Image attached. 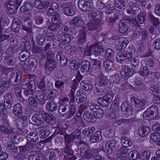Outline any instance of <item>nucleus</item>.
I'll return each instance as SVG.
<instances>
[{
	"mask_svg": "<svg viewBox=\"0 0 160 160\" xmlns=\"http://www.w3.org/2000/svg\"><path fill=\"white\" fill-rule=\"evenodd\" d=\"M158 115V108L152 105L145 111L143 114V118L146 119H156Z\"/></svg>",
	"mask_w": 160,
	"mask_h": 160,
	"instance_id": "1",
	"label": "nucleus"
},
{
	"mask_svg": "<svg viewBox=\"0 0 160 160\" xmlns=\"http://www.w3.org/2000/svg\"><path fill=\"white\" fill-rule=\"evenodd\" d=\"M60 8L64 14L68 16H72L75 13V10L73 4L70 2H64L60 4Z\"/></svg>",
	"mask_w": 160,
	"mask_h": 160,
	"instance_id": "2",
	"label": "nucleus"
},
{
	"mask_svg": "<svg viewBox=\"0 0 160 160\" xmlns=\"http://www.w3.org/2000/svg\"><path fill=\"white\" fill-rule=\"evenodd\" d=\"M114 93L112 92H108L103 98H99L98 102L99 105L104 107L108 106L112 101Z\"/></svg>",
	"mask_w": 160,
	"mask_h": 160,
	"instance_id": "3",
	"label": "nucleus"
},
{
	"mask_svg": "<svg viewBox=\"0 0 160 160\" xmlns=\"http://www.w3.org/2000/svg\"><path fill=\"white\" fill-rule=\"evenodd\" d=\"M105 50L99 45L98 43L91 45L88 49L87 55H93L96 57L100 56L104 52Z\"/></svg>",
	"mask_w": 160,
	"mask_h": 160,
	"instance_id": "4",
	"label": "nucleus"
},
{
	"mask_svg": "<svg viewBox=\"0 0 160 160\" xmlns=\"http://www.w3.org/2000/svg\"><path fill=\"white\" fill-rule=\"evenodd\" d=\"M81 130L77 129L74 132L73 134H66L64 135L65 141L75 143L78 146L77 143L81 139Z\"/></svg>",
	"mask_w": 160,
	"mask_h": 160,
	"instance_id": "5",
	"label": "nucleus"
},
{
	"mask_svg": "<svg viewBox=\"0 0 160 160\" xmlns=\"http://www.w3.org/2000/svg\"><path fill=\"white\" fill-rule=\"evenodd\" d=\"M131 101L132 105L141 110L145 109L148 105V103L146 102L145 99L140 100L135 97L132 98Z\"/></svg>",
	"mask_w": 160,
	"mask_h": 160,
	"instance_id": "6",
	"label": "nucleus"
},
{
	"mask_svg": "<svg viewBox=\"0 0 160 160\" xmlns=\"http://www.w3.org/2000/svg\"><path fill=\"white\" fill-rule=\"evenodd\" d=\"M65 142L66 144V147L64 150L65 154L64 155V157L74 155L73 149L77 147V146L75 145L74 143H71L69 141H65Z\"/></svg>",
	"mask_w": 160,
	"mask_h": 160,
	"instance_id": "7",
	"label": "nucleus"
},
{
	"mask_svg": "<svg viewBox=\"0 0 160 160\" xmlns=\"http://www.w3.org/2000/svg\"><path fill=\"white\" fill-rule=\"evenodd\" d=\"M121 110L123 114L129 115L132 113V107L128 101H125L121 105Z\"/></svg>",
	"mask_w": 160,
	"mask_h": 160,
	"instance_id": "8",
	"label": "nucleus"
},
{
	"mask_svg": "<svg viewBox=\"0 0 160 160\" xmlns=\"http://www.w3.org/2000/svg\"><path fill=\"white\" fill-rule=\"evenodd\" d=\"M21 23L22 29L32 28L33 22L31 18L28 15H25L22 17Z\"/></svg>",
	"mask_w": 160,
	"mask_h": 160,
	"instance_id": "9",
	"label": "nucleus"
},
{
	"mask_svg": "<svg viewBox=\"0 0 160 160\" xmlns=\"http://www.w3.org/2000/svg\"><path fill=\"white\" fill-rule=\"evenodd\" d=\"M91 0H79L78 2V8L82 10L87 12L91 9Z\"/></svg>",
	"mask_w": 160,
	"mask_h": 160,
	"instance_id": "10",
	"label": "nucleus"
},
{
	"mask_svg": "<svg viewBox=\"0 0 160 160\" xmlns=\"http://www.w3.org/2000/svg\"><path fill=\"white\" fill-rule=\"evenodd\" d=\"M4 6L6 7L10 14H14L17 12V9L15 6V2L11 0L7 1Z\"/></svg>",
	"mask_w": 160,
	"mask_h": 160,
	"instance_id": "11",
	"label": "nucleus"
},
{
	"mask_svg": "<svg viewBox=\"0 0 160 160\" xmlns=\"http://www.w3.org/2000/svg\"><path fill=\"white\" fill-rule=\"evenodd\" d=\"M88 30L86 27H83L79 30V33L77 36L79 38L78 40V43L82 44L86 41L87 38L86 34Z\"/></svg>",
	"mask_w": 160,
	"mask_h": 160,
	"instance_id": "12",
	"label": "nucleus"
},
{
	"mask_svg": "<svg viewBox=\"0 0 160 160\" xmlns=\"http://www.w3.org/2000/svg\"><path fill=\"white\" fill-rule=\"evenodd\" d=\"M136 73L134 70L129 67L125 66L122 69L120 72L121 75L124 76L125 79H128L129 78L132 76L134 73Z\"/></svg>",
	"mask_w": 160,
	"mask_h": 160,
	"instance_id": "13",
	"label": "nucleus"
},
{
	"mask_svg": "<svg viewBox=\"0 0 160 160\" xmlns=\"http://www.w3.org/2000/svg\"><path fill=\"white\" fill-rule=\"evenodd\" d=\"M32 7V2H26L24 3V5L20 7V10L21 12L26 15L29 13V12L31 11Z\"/></svg>",
	"mask_w": 160,
	"mask_h": 160,
	"instance_id": "14",
	"label": "nucleus"
},
{
	"mask_svg": "<svg viewBox=\"0 0 160 160\" xmlns=\"http://www.w3.org/2000/svg\"><path fill=\"white\" fill-rule=\"evenodd\" d=\"M91 17H93L92 20L99 21L101 22V19L103 18V12L99 10H93L89 14Z\"/></svg>",
	"mask_w": 160,
	"mask_h": 160,
	"instance_id": "15",
	"label": "nucleus"
},
{
	"mask_svg": "<svg viewBox=\"0 0 160 160\" xmlns=\"http://www.w3.org/2000/svg\"><path fill=\"white\" fill-rule=\"evenodd\" d=\"M42 116L44 120L48 123L53 124L56 122V118L51 114L47 112L42 113Z\"/></svg>",
	"mask_w": 160,
	"mask_h": 160,
	"instance_id": "16",
	"label": "nucleus"
},
{
	"mask_svg": "<svg viewBox=\"0 0 160 160\" xmlns=\"http://www.w3.org/2000/svg\"><path fill=\"white\" fill-rule=\"evenodd\" d=\"M57 67L56 62L53 59H47L45 67L47 71H52Z\"/></svg>",
	"mask_w": 160,
	"mask_h": 160,
	"instance_id": "17",
	"label": "nucleus"
},
{
	"mask_svg": "<svg viewBox=\"0 0 160 160\" xmlns=\"http://www.w3.org/2000/svg\"><path fill=\"white\" fill-rule=\"evenodd\" d=\"M26 138L28 142L35 143L38 141V137L36 131H31L26 136Z\"/></svg>",
	"mask_w": 160,
	"mask_h": 160,
	"instance_id": "18",
	"label": "nucleus"
},
{
	"mask_svg": "<svg viewBox=\"0 0 160 160\" xmlns=\"http://www.w3.org/2000/svg\"><path fill=\"white\" fill-rule=\"evenodd\" d=\"M100 23H101L99 21L92 20V21L88 22L86 24V25L89 30H97L100 27Z\"/></svg>",
	"mask_w": 160,
	"mask_h": 160,
	"instance_id": "19",
	"label": "nucleus"
},
{
	"mask_svg": "<svg viewBox=\"0 0 160 160\" xmlns=\"http://www.w3.org/2000/svg\"><path fill=\"white\" fill-rule=\"evenodd\" d=\"M117 142L116 140H111L107 142L106 149L108 154H111L113 151L116 149Z\"/></svg>",
	"mask_w": 160,
	"mask_h": 160,
	"instance_id": "20",
	"label": "nucleus"
},
{
	"mask_svg": "<svg viewBox=\"0 0 160 160\" xmlns=\"http://www.w3.org/2000/svg\"><path fill=\"white\" fill-rule=\"evenodd\" d=\"M138 33L135 35L136 37L138 35L142 36L141 41L144 42L147 41L149 39V35L148 31L147 29H140L138 31Z\"/></svg>",
	"mask_w": 160,
	"mask_h": 160,
	"instance_id": "21",
	"label": "nucleus"
},
{
	"mask_svg": "<svg viewBox=\"0 0 160 160\" xmlns=\"http://www.w3.org/2000/svg\"><path fill=\"white\" fill-rule=\"evenodd\" d=\"M50 4V3L49 2H43L40 0H35L34 2V7L38 9H42L46 8Z\"/></svg>",
	"mask_w": 160,
	"mask_h": 160,
	"instance_id": "22",
	"label": "nucleus"
},
{
	"mask_svg": "<svg viewBox=\"0 0 160 160\" xmlns=\"http://www.w3.org/2000/svg\"><path fill=\"white\" fill-rule=\"evenodd\" d=\"M128 28V22L125 19H122L119 22V31L121 33L127 32Z\"/></svg>",
	"mask_w": 160,
	"mask_h": 160,
	"instance_id": "23",
	"label": "nucleus"
},
{
	"mask_svg": "<svg viewBox=\"0 0 160 160\" xmlns=\"http://www.w3.org/2000/svg\"><path fill=\"white\" fill-rule=\"evenodd\" d=\"M147 15L148 20L152 23L153 26L158 28L160 24L158 19L155 17L150 12H148Z\"/></svg>",
	"mask_w": 160,
	"mask_h": 160,
	"instance_id": "24",
	"label": "nucleus"
},
{
	"mask_svg": "<svg viewBox=\"0 0 160 160\" xmlns=\"http://www.w3.org/2000/svg\"><path fill=\"white\" fill-rule=\"evenodd\" d=\"M151 131L150 128L148 126H144L139 128L138 129V134L142 137H144L148 135Z\"/></svg>",
	"mask_w": 160,
	"mask_h": 160,
	"instance_id": "25",
	"label": "nucleus"
},
{
	"mask_svg": "<svg viewBox=\"0 0 160 160\" xmlns=\"http://www.w3.org/2000/svg\"><path fill=\"white\" fill-rule=\"evenodd\" d=\"M35 98L39 101V104L43 105L46 102V99L42 91L38 90L35 95Z\"/></svg>",
	"mask_w": 160,
	"mask_h": 160,
	"instance_id": "26",
	"label": "nucleus"
},
{
	"mask_svg": "<svg viewBox=\"0 0 160 160\" xmlns=\"http://www.w3.org/2000/svg\"><path fill=\"white\" fill-rule=\"evenodd\" d=\"M96 152V148H89L82 155V157L85 159H90L94 155Z\"/></svg>",
	"mask_w": 160,
	"mask_h": 160,
	"instance_id": "27",
	"label": "nucleus"
},
{
	"mask_svg": "<svg viewBox=\"0 0 160 160\" xmlns=\"http://www.w3.org/2000/svg\"><path fill=\"white\" fill-rule=\"evenodd\" d=\"M59 10V8L58 4L56 2L52 3L48 8L47 14L50 16L52 15V14L57 13Z\"/></svg>",
	"mask_w": 160,
	"mask_h": 160,
	"instance_id": "28",
	"label": "nucleus"
},
{
	"mask_svg": "<svg viewBox=\"0 0 160 160\" xmlns=\"http://www.w3.org/2000/svg\"><path fill=\"white\" fill-rule=\"evenodd\" d=\"M22 106L21 104L19 103H17L14 106L13 112L15 116L19 117L22 114Z\"/></svg>",
	"mask_w": 160,
	"mask_h": 160,
	"instance_id": "29",
	"label": "nucleus"
},
{
	"mask_svg": "<svg viewBox=\"0 0 160 160\" xmlns=\"http://www.w3.org/2000/svg\"><path fill=\"white\" fill-rule=\"evenodd\" d=\"M98 82L102 85L106 86L110 82L109 79L106 76L103 75L102 71L99 72L98 77Z\"/></svg>",
	"mask_w": 160,
	"mask_h": 160,
	"instance_id": "30",
	"label": "nucleus"
},
{
	"mask_svg": "<svg viewBox=\"0 0 160 160\" xmlns=\"http://www.w3.org/2000/svg\"><path fill=\"white\" fill-rule=\"evenodd\" d=\"M128 156L127 150L126 149L121 148L118 150L117 152V156L121 160H124L127 159Z\"/></svg>",
	"mask_w": 160,
	"mask_h": 160,
	"instance_id": "31",
	"label": "nucleus"
},
{
	"mask_svg": "<svg viewBox=\"0 0 160 160\" xmlns=\"http://www.w3.org/2000/svg\"><path fill=\"white\" fill-rule=\"evenodd\" d=\"M102 139L101 132L100 131H98L95 133L93 135H92L90 138V141L93 143L99 142L101 141Z\"/></svg>",
	"mask_w": 160,
	"mask_h": 160,
	"instance_id": "32",
	"label": "nucleus"
},
{
	"mask_svg": "<svg viewBox=\"0 0 160 160\" xmlns=\"http://www.w3.org/2000/svg\"><path fill=\"white\" fill-rule=\"evenodd\" d=\"M5 62L9 66H13L16 61V58L14 55H7L4 58Z\"/></svg>",
	"mask_w": 160,
	"mask_h": 160,
	"instance_id": "33",
	"label": "nucleus"
},
{
	"mask_svg": "<svg viewBox=\"0 0 160 160\" xmlns=\"http://www.w3.org/2000/svg\"><path fill=\"white\" fill-rule=\"evenodd\" d=\"M80 70L82 72H87L89 71L91 66V62L87 60H84L81 63Z\"/></svg>",
	"mask_w": 160,
	"mask_h": 160,
	"instance_id": "34",
	"label": "nucleus"
},
{
	"mask_svg": "<svg viewBox=\"0 0 160 160\" xmlns=\"http://www.w3.org/2000/svg\"><path fill=\"white\" fill-rule=\"evenodd\" d=\"M35 24L38 27L42 26L44 23V17L41 15H36L34 17Z\"/></svg>",
	"mask_w": 160,
	"mask_h": 160,
	"instance_id": "35",
	"label": "nucleus"
},
{
	"mask_svg": "<svg viewBox=\"0 0 160 160\" xmlns=\"http://www.w3.org/2000/svg\"><path fill=\"white\" fill-rule=\"evenodd\" d=\"M101 64V62L100 61L96 59H94L91 69L92 72L95 73L98 72L100 68Z\"/></svg>",
	"mask_w": 160,
	"mask_h": 160,
	"instance_id": "36",
	"label": "nucleus"
},
{
	"mask_svg": "<svg viewBox=\"0 0 160 160\" xmlns=\"http://www.w3.org/2000/svg\"><path fill=\"white\" fill-rule=\"evenodd\" d=\"M128 0H116L114 5L116 8L121 9H124L127 7V2Z\"/></svg>",
	"mask_w": 160,
	"mask_h": 160,
	"instance_id": "37",
	"label": "nucleus"
},
{
	"mask_svg": "<svg viewBox=\"0 0 160 160\" xmlns=\"http://www.w3.org/2000/svg\"><path fill=\"white\" fill-rule=\"evenodd\" d=\"M135 79V91H138L141 90L142 87V80L139 76H136Z\"/></svg>",
	"mask_w": 160,
	"mask_h": 160,
	"instance_id": "38",
	"label": "nucleus"
},
{
	"mask_svg": "<svg viewBox=\"0 0 160 160\" xmlns=\"http://www.w3.org/2000/svg\"><path fill=\"white\" fill-rule=\"evenodd\" d=\"M46 108L48 111L53 112L57 108V104L53 101L48 102L46 105Z\"/></svg>",
	"mask_w": 160,
	"mask_h": 160,
	"instance_id": "39",
	"label": "nucleus"
},
{
	"mask_svg": "<svg viewBox=\"0 0 160 160\" xmlns=\"http://www.w3.org/2000/svg\"><path fill=\"white\" fill-rule=\"evenodd\" d=\"M83 117L86 121L90 122L94 120V116L92 112L88 111H85L84 112Z\"/></svg>",
	"mask_w": 160,
	"mask_h": 160,
	"instance_id": "40",
	"label": "nucleus"
},
{
	"mask_svg": "<svg viewBox=\"0 0 160 160\" xmlns=\"http://www.w3.org/2000/svg\"><path fill=\"white\" fill-rule=\"evenodd\" d=\"M69 108L68 104H60L58 109V112L64 117L68 114Z\"/></svg>",
	"mask_w": 160,
	"mask_h": 160,
	"instance_id": "41",
	"label": "nucleus"
},
{
	"mask_svg": "<svg viewBox=\"0 0 160 160\" xmlns=\"http://www.w3.org/2000/svg\"><path fill=\"white\" fill-rule=\"evenodd\" d=\"M30 52L28 50L24 49L19 54V58L21 60L24 62L30 57Z\"/></svg>",
	"mask_w": 160,
	"mask_h": 160,
	"instance_id": "42",
	"label": "nucleus"
},
{
	"mask_svg": "<svg viewBox=\"0 0 160 160\" xmlns=\"http://www.w3.org/2000/svg\"><path fill=\"white\" fill-rule=\"evenodd\" d=\"M95 131V128L94 127L88 128L84 129L82 131V133L85 137H91Z\"/></svg>",
	"mask_w": 160,
	"mask_h": 160,
	"instance_id": "43",
	"label": "nucleus"
},
{
	"mask_svg": "<svg viewBox=\"0 0 160 160\" xmlns=\"http://www.w3.org/2000/svg\"><path fill=\"white\" fill-rule=\"evenodd\" d=\"M103 65L106 69L109 70L112 69L114 63L112 59L106 58L103 62Z\"/></svg>",
	"mask_w": 160,
	"mask_h": 160,
	"instance_id": "44",
	"label": "nucleus"
},
{
	"mask_svg": "<svg viewBox=\"0 0 160 160\" xmlns=\"http://www.w3.org/2000/svg\"><path fill=\"white\" fill-rule=\"evenodd\" d=\"M70 22L75 27H79L82 25L83 20L80 17H76L73 18Z\"/></svg>",
	"mask_w": 160,
	"mask_h": 160,
	"instance_id": "45",
	"label": "nucleus"
},
{
	"mask_svg": "<svg viewBox=\"0 0 160 160\" xmlns=\"http://www.w3.org/2000/svg\"><path fill=\"white\" fill-rule=\"evenodd\" d=\"M154 36L152 35L151 38H153L152 39L153 42V46L154 49L156 50H160V38H154Z\"/></svg>",
	"mask_w": 160,
	"mask_h": 160,
	"instance_id": "46",
	"label": "nucleus"
},
{
	"mask_svg": "<svg viewBox=\"0 0 160 160\" xmlns=\"http://www.w3.org/2000/svg\"><path fill=\"white\" fill-rule=\"evenodd\" d=\"M76 111L77 109L76 104L73 105V104H70V106H69L68 110V118H71L76 113Z\"/></svg>",
	"mask_w": 160,
	"mask_h": 160,
	"instance_id": "47",
	"label": "nucleus"
},
{
	"mask_svg": "<svg viewBox=\"0 0 160 160\" xmlns=\"http://www.w3.org/2000/svg\"><path fill=\"white\" fill-rule=\"evenodd\" d=\"M45 37L42 34H39L36 38V42L39 46H43L45 42Z\"/></svg>",
	"mask_w": 160,
	"mask_h": 160,
	"instance_id": "48",
	"label": "nucleus"
},
{
	"mask_svg": "<svg viewBox=\"0 0 160 160\" xmlns=\"http://www.w3.org/2000/svg\"><path fill=\"white\" fill-rule=\"evenodd\" d=\"M61 41L60 42L61 44H64L70 42L71 40V37L70 34H64L61 35Z\"/></svg>",
	"mask_w": 160,
	"mask_h": 160,
	"instance_id": "49",
	"label": "nucleus"
},
{
	"mask_svg": "<svg viewBox=\"0 0 160 160\" xmlns=\"http://www.w3.org/2000/svg\"><path fill=\"white\" fill-rule=\"evenodd\" d=\"M82 88L86 91H89L92 88V86L91 84L87 83L86 81L82 80L80 83Z\"/></svg>",
	"mask_w": 160,
	"mask_h": 160,
	"instance_id": "50",
	"label": "nucleus"
},
{
	"mask_svg": "<svg viewBox=\"0 0 160 160\" xmlns=\"http://www.w3.org/2000/svg\"><path fill=\"white\" fill-rule=\"evenodd\" d=\"M151 139L160 146V135L158 133H152L150 135Z\"/></svg>",
	"mask_w": 160,
	"mask_h": 160,
	"instance_id": "51",
	"label": "nucleus"
},
{
	"mask_svg": "<svg viewBox=\"0 0 160 160\" xmlns=\"http://www.w3.org/2000/svg\"><path fill=\"white\" fill-rule=\"evenodd\" d=\"M43 50V48L41 47L36 45L34 42L32 46V51L33 53L37 54L41 53Z\"/></svg>",
	"mask_w": 160,
	"mask_h": 160,
	"instance_id": "52",
	"label": "nucleus"
},
{
	"mask_svg": "<svg viewBox=\"0 0 160 160\" xmlns=\"http://www.w3.org/2000/svg\"><path fill=\"white\" fill-rule=\"evenodd\" d=\"M124 51H120L116 54V58L117 61L120 63H122V61L125 60V55Z\"/></svg>",
	"mask_w": 160,
	"mask_h": 160,
	"instance_id": "53",
	"label": "nucleus"
},
{
	"mask_svg": "<svg viewBox=\"0 0 160 160\" xmlns=\"http://www.w3.org/2000/svg\"><path fill=\"white\" fill-rule=\"evenodd\" d=\"M121 142L122 146L125 147H128L132 145V142L124 136L121 137Z\"/></svg>",
	"mask_w": 160,
	"mask_h": 160,
	"instance_id": "54",
	"label": "nucleus"
},
{
	"mask_svg": "<svg viewBox=\"0 0 160 160\" xmlns=\"http://www.w3.org/2000/svg\"><path fill=\"white\" fill-rule=\"evenodd\" d=\"M14 128H7L3 125H0V131L2 132L7 134H10L14 132Z\"/></svg>",
	"mask_w": 160,
	"mask_h": 160,
	"instance_id": "55",
	"label": "nucleus"
},
{
	"mask_svg": "<svg viewBox=\"0 0 160 160\" xmlns=\"http://www.w3.org/2000/svg\"><path fill=\"white\" fill-rule=\"evenodd\" d=\"M32 120L34 123L38 126H40L44 123V120L42 116H38L35 118H32Z\"/></svg>",
	"mask_w": 160,
	"mask_h": 160,
	"instance_id": "56",
	"label": "nucleus"
},
{
	"mask_svg": "<svg viewBox=\"0 0 160 160\" xmlns=\"http://www.w3.org/2000/svg\"><path fill=\"white\" fill-rule=\"evenodd\" d=\"M52 23L58 24L59 26L62 23V22L61 20V18L59 15L58 14L53 15L52 18Z\"/></svg>",
	"mask_w": 160,
	"mask_h": 160,
	"instance_id": "57",
	"label": "nucleus"
},
{
	"mask_svg": "<svg viewBox=\"0 0 160 160\" xmlns=\"http://www.w3.org/2000/svg\"><path fill=\"white\" fill-rule=\"evenodd\" d=\"M20 67L25 73H27L31 71L32 69L27 62H22L20 64Z\"/></svg>",
	"mask_w": 160,
	"mask_h": 160,
	"instance_id": "58",
	"label": "nucleus"
},
{
	"mask_svg": "<svg viewBox=\"0 0 160 160\" xmlns=\"http://www.w3.org/2000/svg\"><path fill=\"white\" fill-rule=\"evenodd\" d=\"M3 105L1 103L0 104V111L1 115V117L4 120H5L7 117L8 111L6 109V108H5L2 107Z\"/></svg>",
	"mask_w": 160,
	"mask_h": 160,
	"instance_id": "59",
	"label": "nucleus"
},
{
	"mask_svg": "<svg viewBox=\"0 0 160 160\" xmlns=\"http://www.w3.org/2000/svg\"><path fill=\"white\" fill-rule=\"evenodd\" d=\"M27 63L32 70L35 69L38 64L36 59L34 58H30Z\"/></svg>",
	"mask_w": 160,
	"mask_h": 160,
	"instance_id": "60",
	"label": "nucleus"
},
{
	"mask_svg": "<svg viewBox=\"0 0 160 160\" xmlns=\"http://www.w3.org/2000/svg\"><path fill=\"white\" fill-rule=\"evenodd\" d=\"M50 141V138H47L44 140H42L40 141L39 142L37 143L36 146L37 148L39 149H42L43 148L44 146V143H46Z\"/></svg>",
	"mask_w": 160,
	"mask_h": 160,
	"instance_id": "61",
	"label": "nucleus"
},
{
	"mask_svg": "<svg viewBox=\"0 0 160 160\" xmlns=\"http://www.w3.org/2000/svg\"><path fill=\"white\" fill-rule=\"evenodd\" d=\"M150 152L148 151L142 152L140 155L141 160H149L150 156Z\"/></svg>",
	"mask_w": 160,
	"mask_h": 160,
	"instance_id": "62",
	"label": "nucleus"
},
{
	"mask_svg": "<svg viewBox=\"0 0 160 160\" xmlns=\"http://www.w3.org/2000/svg\"><path fill=\"white\" fill-rule=\"evenodd\" d=\"M36 99L35 97L29 96L28 98L29 104L32 107H37L38 106V102Z\"/></svg>",
	"mask_w": 160,
	"mask_h": 160,
	"instance_id": "63",
	"label": "nucleus"
},
{
	"mask_svg": "<svg viewBox=\"0 0 160 160\" xmlns=\"http://www.w3.org/2000/svg\"><path fill=\"white\" fill-rule=\"evenodd\" d=\"M139 74L143 77L148 76L149 74V71L148 68L144 66L140 69L139 72Z\"/></svg>",
	"mask_w": 160,
	"mask_h": 160,
	"instance_id": "64",
	"label": "nucleus"
}]
</instances>
